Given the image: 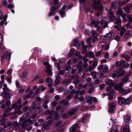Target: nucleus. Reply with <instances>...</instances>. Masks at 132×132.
Here are the masks:
<instances>
[{
    "label": "nucleus",
    "instance_id": "nucleus-45",
    "mask_svg": "<svg viewBox=\"0 0 132 132\" xmlns=\"http://www.w3.org/2000/svg\"><path fill=\"white\" fill-rule=\"evenodd\" d=\"M129 78L127 77H125L122 80V81L125 83H126L128 81Z\"/></svg>",
    "mask_w": 132,
    "mask_h": 132
},
{
    "label": "nucleus",
    "instance_id": "nucleus-10",
    "mask_svg": "<svg viewBox=\"0 0 132 132\" xmlns=\"http://www.w3.org/2000/svg\"><path fill=\"white\" fill-rule=\"evenodd\" d=\"M124 120L126 124L129 125V122L130 119V117L127 115L123 116Z\"/></svg>",
    "mask_w": 132,
    "mask_h": 132
},
{
    "label": "nucleus",
    "instance_id": "nucleus-21",
    "mask_svg": "<svg viewBox=\"0 0 132 132\" xmlns=\"http://www.w3.org/2000/svg\"><path fill=\"white\" fill-rule=\"evenodd\" d=\"M119 30L120 31V35L121 36H122L126 31V28L124 27H121L119 29Z\"/></svg>",
    "mask_w": 132,
    "mask_h": 132
},
{
    "label": "nucleus",
    "instance_id": "nucleus-36",
    "mask_svg": "<svg viewBox=\"0 0 132 132\" xmlns=\"http://www.w3.org/2000/svg\"><path fill=\"white\" fill-rule=\"evenodd\" d=\"M75 51V49L74 48H72L70 52L68 54V56L69 57H70L73 54L74 52Z\"/></svg>",
    "mask_w": 132,
    "mask_h": 132
},
{
    "label": "nucleus",
    "instance_id": "nucleus-59",
    "mask_svg": "<svg viewBox=\"0 0 132 132\" xmlns=\"http://www.w3.org/2000/svg\"><path fill=\"white\" fill-rule=\"evenodd\" d=\"M51 104L53 107H54L56 105L57 103L56 101H54L51 102Z\"/></svg>",
    "mask_w": 132,
    "mask_h": 132
},
{
    "label": "nucleus",
    "instance_id": "nucleus-39",
    "mask_svg": "<svg viewBox=\"0 0 132 132\" xmlns=\"http://www.w3.org/2000/svg\"><path fill=\"white\" fill-rule=\"evenodd\" d=\"M105 44L104 42H100L99 43V46L100 47L102 48L103 47Z\"/></svg>",
    "mask_w": 132,
    "mask_h": 132
},
{
    "label": "nucleus",
    "instance_id": "nucleus-52",
    "mask_svg": "<svg viewBox=\"0 0 132 132\" xmlns=\"http://www.w3.org/2000/svg\"><path fill=\"white\" fill-rule=\"evenodd\" d=\"M108 67L107 65H105L104 69H103V72H106L108 70Z\"/></svg>",
    "mask_w": 132,
    "mask_h": 132
},
{
    "label": "nucleus",
    "instance_id": "nucleus-27",
    "mask_svg": "<svg viewBox=\"0 0 132 132\" xmlns=\"http://www.w3.org/2000/svg\"><path fill=\"white\" fill-rule=\"evenodd\" d=\"M85 92V90H83L81 91L79 90H78L76 91V97H77L78 95H82Z\"/></svg>",
    "mask_w": 132,
    "mask_h": 132
},
{
    "label": "nucleus",
    "instance_id": "nucleus-4",
    "mask_svg": "<svg viewBox=\"0 0 132 132\" xmlns=\"http://www.w3.org/2000/svg\"><path fill=\"white\" fill-rule=\"evenodd\" d=\"M118 104L120 105H129L130 104L129 102H128L125 98L121 97H119L118 98Z\"/></svg>",
    "mask_w": 132,
    "mask_h": 132
},
{
    "label": "nucleus",
    "instance_id": "nucleus-58",
    "mask_svg": "<svg viewBox=\"0 0 132 132\" xmlns=\"http://www.w3.org/2000/svg\"><path fill=\"white\" fill-rule=\"evenodd\" d=\"M121 36H116L114 38V39L117 41H118L119 40L120 37Z\"/></svg>",
    "mask_w": 132,
    "mask_h": 132
},
{
    "label": "nucleus",
    "instance_id": "nucleus-17",
    "mask_svg": "<svg viewBox=\"0 0 132 132\" xmlns=\"http://www.w3.org/2000/svg\"><path fill=\"white\" fill-rule=\"evenodd\" d=\"M132 32L130 30L128 31L124 35L125 37L126 38H127L129 37L132 35Z\"/></svg>",
    "mask_w": 132,
    "mask_h": 132
},
{
    "label": "nucleus",
    "instance_id": "nucleus-38",
    "mask_svg": "<svg viewBox=\"0 0 132 132\" xmlns=\"http://www.w3.org/2000/svg\"><path fill=\"white\" fill-rule=\"evenodd\" d=\"M70 81L68 79H66L63 82V84L64 85H68L70 83Z\"/></svg>",
    "mask_w": 132,
    "mask_h": 132
},
{
    "label": "nucleus",
    "instance_id": "nucleus-43",
    "mask_svg": "<svg viewBox=\"0 0 132 132\" xmlns=\"http://www.w3.org/2000/svg\"><path fill=\"white\" fill-rule=\"evenodd\" d=\"M119 72L120 73L119 76H122L125 73L126 71L125 70L121 71L120 69H119Z\"/></svg>",
    "mask_w": 132,
    "mask_h": 132
},
{
    "label": "nucleus",
    "instance_id": "nucleus-34",
    "mask_svg": "<svg viewBox=\"0 0 132 132\" xmlns=\"http://www.w3.org/2000/svg\"><path fill=\"white\" fill-rule=\"evenodd\" d=\"M54 112L53 110L50 111V110H46L45 112V113L46 114L51 115L53 114Z\"/></svg>",
    "mask_w": 132,
    "mask_h": 132
},
{
    "label": "nucleus",
    "instance_id": "nucleus-57",
    "mask_svg": "<svg viewBox=\"0 0 132 132\" xmlns=\"http://www.w3.org/2000/svg\"><path fill=\"white\" fill-rule=\"evenodd\" d=\"M127 19L129 22L131 21L132 20V15H129L127 17Z\"/></svg>",
    "mask_w": 132,
    "mask_h": 132
},
{
    "label": "nucleus",
    "instance_id": "nucleus-56",
    "mask_svg": "<svg viewBox=\"0 0 132 132\" xmlns=\"http://www.w3.org/2000/svg\"><path fill=\"white\" fill-rule=\"evenodd\" d=\"M130 8L128 6H127L125 8V9L126 11L128 13L129 12L130 10Z\"/></svg>",
    "mask_w": 132,
    "mask_h": 132
},
{
    "label": "nucleus",
    "instance_id": "nucleus-49",
    "mask_svg": "<svg viewBox=\"0 0 132 132\" xmlns=\"http://www.w3.org/2000/svg\"><path fill=\"white\" fill-rule=\"evenodd\" d=\"M114 88L116 90L120 89V90L121 88L118 85L116 84L114 86Z\"/></svg>",
    "mask_w": 132,
    "mask_h": 132
},
{
    "label": "nucleus",
    "instance_id": "nucleus-60",
    "mask_svg": "<svg viewBox=\"0 0 132 132\" xmlns=\"http://www.w3.org/2000/svg\"><path fill=\"white\" fill-rule=\"evenodd\" d=\"M100 81L98 79H96L95 80L94 82V83L95 84H98L100 83Z\"/></svg>",
    "mask_w": 132,
    "mask_h": 132
},
{
    "label": "nucleus",
    "instance_id": "nucleus-29",
    "mask_svg": "<svg viewBox=\"0 0 132 132\" xmlns=\"http://www.w3.org/2000/svg\"><path fill=\"white\" fill-rule=\"evenodd\" d=\"M87 45H85L82 46V53L84 54L87 51Z\"/></svg>",
    "mask_w": 132,
    "mask_h": 132
},
{
    "label": "nucleus",
    "instance_id": "nucleus-62",
    "mask_svg": "<svg viewBox=\"0 0 132 132\" xmlns=\"http://www.w3.org/2000/svg\"><path fill=\"white\" fill-rule=\"evenodd\" d=\"M15 113H17L19 115H21L22 113V111L21 110H17L15 111Z\"/></svg>",
    "mask_w": 132,
    "mask_h": 132
},
{
    "label": "nucleus",
    "instance_id": "nucleus-8",
    "mask_svg": "<svg viewBox=\"0 0 132 132\" xmlns=\"http://www.w3.org/2000/svg\"><path fill=\"white\" fill-rule=\"evenodd\" d=\"M87 102L90 104H93L96 101V99L95 97H90L88 96H87Z\"/></svg>",
    "mask_w": 132,
    "mask_h": 132
},
{
    "label": "nucleus",
    "instance_id": "nucleus-11",
    "mask_svg": "<svg viewBox=\"0 0 132 132\" xmlns=\"http://www.w3.org/2000/svg\"><path fill=\"white\" fill-rule=\"evenodd\" d=\"M78 110V109L76 108L69 110L68 111V115L71 116L73 115Z\"/></svg>",
    "mask_w": 132,
    "mask_h": 132
},
{
    "label": "nucleus",
    "instance_id": "nucleus-20",
    "mask_svg": "<svg viewBox=\"0 0 132 132\" xmlns=\"http://www.w3.org/2000/svg\"><path fill=\"white\" fill-rule=\"evenodd\" d=\"M105 84L106 85H109V86H114V84L113 82V80L110 79H109L106 81Z\"/></svg>",
    "mask_w": 132,
    "mask_h": 132
},
{
    "label": "nucleus",
    "instance_id": "nucleus-40",
    "mask_svg": "<svg viewBox=\"0 0 132 132\" xmlns=\"http://www.w3.org/2000/svg\"><path fill=\"white\" fill-rule=\"evenodd\" d=\"M71 67L70 65H66L64 67V69L66 71H68L71 69Z\"/></svg>",
    "mask_w": 132,
    "mask_h": 132
},
{
    "label": "nucleus",
    "instance_id": "nucleus-41",
    "mask_svg": "<svg viewBox=\"0 0 132 132\" xmlns=\"http://www.w3.org/2000/svg\"><path fill=\"white\" fill-rule=\"evenodd\" d=\"M27 76V73L26 72H23L21 76L23 80L25 79L26 77Z\"/></svg>",
    "mask_w": 132,
    "mask_h": 132
},
{
    "label": "nucleus",
    "instance_id": "nucleus-37",
    "mask_svg": "<svg viewBox=\"0 0 132 132\" xmlns=\"http://www.w3.org/2000/svg\"><path fill=\"white\" fill-rule=\"evenodd\" d=\"M121 57H122L125 58L126 60L127 61H129V57L127 55H126L125 54H123L121 55Z\"/></svg>",
    "mask_w": 132,
    "mask_h": 132
},
{
    "label": "nucleus",
    "instance_id": "nucleus-9",
    "mask_svg": "<svg viewBox=\"0 0 132 132\" xmlns=\"http://www.w3.org/2000/svg\"><path fill=\"white\" fill-rule=\"evenodd\" d=\"M1 95L4 98H10V94L9 92L3 91L1 93Z\"/></svg>",
    "mask_w": 132,
    "mask_h": 132
},
{
    "label": "nucleus",
    "instance_id": "nucleus-13",
    "mask_svg": "<svg viewBox=\"0 0 132 132\" xmlns=\"http://www.w3.org/2000/svg\"><path fill=\"white\" fill-rule=\"evenodd\" d=\"M131 89L125 90L123 88H121L120 90V92L122 94L125 95L131 92Z\"/></svg>",
    "mask_w": 132,
    "mask_h": 132
},
{
    "label": "nucleus",
    "instance_id": "nucleus-35",
    "mask_svg": "<svg viewBox=\"0 0 132 132\" xmlns=\"http://www.w3.org/2000/svg\"><path fill=\"white\" fill-rule=\"evenodd\" d=\"M94 54L91 51L87 53L85 55V56L87 57H89L92 56Z\"/></svg>",
    "mask_w": 132,
    "mask_h": 132
},
{
    "label": "nucleus",
    "instance_id": "nucleus-63",
    "mask_svg": "<svg viewBox=\"0 0 132 132\" xmlns=\"http://www.w3.org/2000/svg\"><path fill=\"white\" fill-rule=\"evenodd\" d=\"M64 63V62L63 60H59L58 64H60L61 66H62Z\"/></svg>",
    "mask_w": 132,
    "mask_h": 132
},
{
    "label": "nucleus",
    "instance_id": "nucleus-53",
    "mask_svg": "<svg viewBox=\"0 0 132 132\" xmlns=\"http://www.w3.org/2000/svg\"><path fill=\"white\" fill-rule=\"evenodd\" d=\"M91 38L90 37L88 38L86 40V42L87 44L91 43Z\"/></svg>",
    "mask_w": 132,
    "mask_h": 132
},
{
    "label": "nucleus",
    "instance_id": "nucleus-30",
    "mask_svg": "<svg viewBox=\"0 0 132 132\" xmlns=\"http://www.w3.org/2000/svg\"><path fill=\"white\" fill-rule=\"evenodd\" d=\"M11 53L10 52H6L5 53V55L6 57V59H8L9 60H10L11 58Z\"/></svg>",
    "mask_w": 132,
    "mask_h": 132
},
{
    "label": "nucleus",
    "instance_id": "nucleus-42",
    "mask_svg": "<svg viewBox=\"0 0 132 132\" xmlns=\"http://www.w3.org/2000/svg\"><path fill=\"white\" fill-rule=\"evenodd\" d=\"M112 132H118L117 129L115 126H113L112 127L111 129Z\"/></svg>",
    "mask_w": 132,
    "mask_h": 132
},
{
    "label": "nucleus",
    "instance_id": "nucleus-44",
    "mask_svg": "<svg viewBox=\"0 0 132 132\" xmlns=\"http://www.w3.org/2000/svg\"><path fill=\"white\" fill-rule=\"evenodd\" d=\"M4 103H6V106H9L11 104V102L9 100H6V102L5 101H6L5 99H4Z\"/></svg>",
    "mask_w": 132,
    "mask_h": 132
},
{
    "label": "nucleus",
    "instance_id": "nucleus-14",
    "mask_svg": "<svg viewBox=\"0 0 132 132\" xmlns=\"http://www.w3.org/2000/svg\"><path fill=\"white\" fill-rule=\"evenodd\" d=\"M129 125H126L125 126L122 128V130H121V132H129Z\"/></svg>",
    "mask_w": 132,
    "mask_h": 132
},
{
    "label": "nucleus",
    "instance_id": "nucleus-48",
    "mask_svg": "<svg viewBox=\"0 0 132 132\" xmlns=\"http://www.w3.org/2000/svg\"><path fill=\"white\" fill-rule=\"evenodd\" d=\"M116 13L118 14H119L121 15L123 12L122 10H118L117 11Z\"/></svg>",
    "mask_w": 132,
    "mask_h": 132
},
{
    "label": "nucleus",
    "instance_id": "nucleus-55",
    "mask_svg": "<svg viewBox=\"0 0 132 132\" xmlns=\"http://www.w3.org/2000/svg\"><path fill=\"white\" fill-rule=\"evenodd\" d=\"M2 40H0V52H1L3 51V49H4V47L3 46L1 45V42Z\"/></svg>",
    "mask_w": 132,
    "mask_h": 132
},
{
    "label": "nucleus",
    "instance_id": "nucleus-2",
    "mask_svg": "<svg viewBox=\"0 0 132 132\" xmlns=\"http://www.w3.org/2000/svg\"><path fill=\"white\" fill-rule=\"evenodd\" d=\"M98 23H100L101 25H103V27L105 28L108 27V22L105 20H102L101 21L98 22H96L94 20L92 21L91 22L92 24L94 25V27L95 28H97L96 31H98L100 29V27L99 26H97Z\"/></svg>",
    "mask_w": 132,
    "mask_h": 132
},
{
    "label": "nucleus",
    "instance_id": "nucleus-47",
    "mask_svg": "<svg viewBox=\"0 0 132 132\" xmlns=\"http://www.w3.org/2000/svg\"><path fill=\"white\" fill-rule=\"evenodd\" d=\"M92 36L93 37H96L95 36V35H97V33L95 31L92 30Z\"/></svg>",
    "mask_w": 132,
    "mask_h": 132
},
{
    "label": "nucleus",
    "instance_id": "nucleus-24",
    "mask_svg": "<svg viewBox=\"0 0 132 132\" xmlns=\"http://www.w3.org/2000/svg\"><path fill=\"white\" fill-rule=\"evenodd\" d=\"M72 43L73 44L71 45V47L74 46L77 47V45L79 44L78 43V40L77 39H75L73 40L72 42Z\"/></svg>",
    "mask_w": 132,
    "mask_h": 132
},
{
    "label": "nucleus",
    "instance_id": "nucleus-25",
    "mask_svg": "<svg viewBox=\"0 0 132 132\" xmlns=\"http://www.w3.org/2000/svg\"><path fill=\"white\" fill-rule=\"evenodd\" d=\"M116 23L119 26H120L121 23V21L120 18L118 17L116 20Z\"/></svg>",
    "mask_w": 132,
    "mask_h": 132
},
{
    "label": "nucleus",
    "instance_id": "nucleus-15",
    "mask_svg": "<svg viewBox=\"0 0 132 132\" xmlns=\"http://www.w3.org/2000/svg\"><path fill=\"white\" fill-rule=\"evenodd\" d=\"M46 89L45 87L42 85L36 89V91L38 92H40L45 90Z\"/></svg>",
    "mask_w": 132,
    "mask_h": 132
},
{
    "label": "nucleus",
    "instance_id": "nucleus-1",
    "mask_svg": "<svg viewBox=\"0 0 132 132\" xmlns=\"http://www.w3.org/2000/svg\"><path fill=\"white\" fill-rule=\"evenodd\" d=\"M53 4L52 5L50 12L48 13V17L53 16L55 14L56 11L57 9L58 6L60 5V3L57 0H53Z\"/></svg>",
    "mask_w": 132,
    "mask_h": 132
},
{
    "label": "nucleus",
    "instance_id": "nucleus-26",
    "mask_svg": "<svg viewBox=\"0 0 132 132\" xmlns=\"http://www.w3.org/2000/svg\"><path fill=\"white\" fill-rule=\"evenodd\" d=\"M4 100L3 99L1 102H0V108L2 109H4L6 108Z\"/></svg>",
    "mask_w": 132,
    "mask_h": 132
},
{
    "label": "nucleus",
    "instance_id": "nucleus-51",
    "mask_svg": "<svg viewBox=\"0 0 132 132\" xmlns=\"http://www.w3.org/2000/svg\"><path fill=\"white\" fill-rule=\"evenodd\" d=\"M26 123H25L24 122V121L22 123V129H25L26 128L27 125L26 124Z\"/></svg>",
    "mask_w": 132,
    "mask_h": 132
},
{
    "label": "nucleus",
    "instance_id": "nucleus-32",
    "mask_svg": "<svg viewBox=\"0 0 132 132\" xmlns=\"http://www.w3.org/2000/svg\"><path fill=\"white\" fill-rule=\"evenodd\" d=\"M48 103V101H46L44 102L43 104V106L44 109H46L48 107L47 104Z\"/></svg>",
    "mask_w": 132,
    "mask_h": 132
},
{
    "label": "nucleus",
    "instance_id": "nucleus-6",
    "mask_svg": "<svg viewBox=\"0 0 132 132\" xmlns=\"http://www.w3.org/2000/svg\"><path fill=\"white\" fill-rule=\"evenodd\" d=\"M44 64L46 66V72L48 74L49 76L52 75V73L51 72V67L49 63L47 62H45Z\"/></svg>",
    "mask_w": 132,
    "mask_h": 132
},
{
    "label": "nucleus",
    "instance_id": "nucleus-64",
    "mask_svg": "<svg viewBox=\"0 0 132 132\" xmlns=\"http://www.w3.org/2000/svg\"><path fill=\"white\" fill-rule=\"evenodd\" d=\"M105 84H103L102 85H100L99 87L101 89H102L105 86Z\"/></svg>",
    "mask_w": 132,
    "mask_h": 132
},
{
    "label": "nucleus",
    "instance_id": "nucleus-18",
    "mask_svg": "<svg viewBox=\"0 0 132 132\" xmlns=\"http://www.w3.org/2000/svg\"><path fill=\"white\" fill-rule=\"evenodd\" d=\"M82 62H79L77 64V68L78 70V72L79 73L82 70Z\"/></svg>",
    "mask_w": 132,
    "mask_h": 132
},
{
    "label": "nucleus",
    "instance_id": "nucleus-31",
    "mask_svg": "<svg viewBox=\"0 0 132 132\" xmlns=\"http://www.w3.org/2000/svg\"><path fill=\"white\" fill-rule=\"evenodd\" d=\"M24 122L25 123H27L28 122H29L30 124L32 123L35 122V120H31L30 119H28L26 120H24Z\"/></svg>",
    "mask_w": 132,
    "mask_h": 132
},
{
    "label": "nucleus",
    "instance_id": "nucleus-23",
    "mask_svg": "<svg viewBox=\"0 0 132 132\" xmlns=\"http://www.w3.org/2000/svg\"><path fill=\"white\" fill-rule=\"evenodd\" d=\"M65 6H63L61 9V10L60 12V14L62 17H64V15L65 14Z\"/></svg>",
    "mask_w": 132,
    "mask_h": 132
},
{
    "label": "nucleus",
    "instance_id": "nucleus-16",
    "mask_svg": "<svg viewBox=\"0 0 132 132\" xmlns=\"http://www.w3.org/2000/svg\"><path fill=\"white\" fill-rule=\"evenodd\" d=\"M109 14L110 20H114L115 19V17L114 15V13L111 11H110Z\"/></svg>",
    "mask_w": 132,
    "mask_h": 132
},
{
    "label": "nucleus",
    "instance_id": "nucleus-22",
    "mask_svg": "<svg viewBox=\"0 0 132 132\" xmlns=\"http://www.w3.org/2000/svg\"><path fill=\"white\" fill-rule=\"evenodd\" d=\"M78 126V125L77 124H76L74 125L73 127L70 130V132H75L76 128Z\"/></svg>",
    "mask_w": 132,
    "mask_h": 132
},
{
    "label": "nucleus",
    "instance_id": "nucleus-12",
    "mask_svg": "<svg viewBox=\"0 0 132 132\" xmlns=\"http://www.w3.org/2000/svg\"><path fill=\"white\" fill-rule=\"evenodd\" d=\"M115 34V32L114 31H111L107 34L106 36V38L107 39H109L111 38L112 36H114Z\"/></svg>",
    "mask_w": 132,
    "mask_h": 132
},
{
    "label": "nucleus",
    "instance_id": "nucleus-46",
    "mask_svg": "<svg viewBox=\"0 0 132 132\" xmlns=\"http://www.w3.org/2000/svg\"><path fill=\"white\" fill-rule=\"evenodd\" d=\"M121 16H122V18H123V21H126V14L125 13H123L122 14Z\"/></svg>",
    "mask_w": 132,
    "mask_h": 132
},
{
    "label": "nucleus",
    "instance_id": "nucleus-5",
    "mask_svg": "<svg viewBox=\"0 0 132 132\" xmlns=\"http://www.w3.org/2000/svg\"><path fill=\"white\" fill-rule=\"evenodd\" d=\"M65 71L63 70H60L57 73L56 76V79L55 80V82L56 83H58L60 81V79L61 77L60 75H64Z\"/></svg>",
    "mask_w": 132,
    "mask_h": 132
},
{
    "label": "nucleus",
    "instance_id": "nucleus-50",
    "mask_svg": "<svg viewBox=\"0 0 132 132\" xmlns=\"http://www.w3.org/2000/svg\"><path fill=\"white\" fill-rule=\"evenodd\" d=\"M6 122V120L5 119H3L0 120V124L1 125H3L5 124Z\"/></svg>",
    "mask_w": 132,
    "mask_h": 132
},
{
    "label": "nucleus",
    "instance_id": "nucleus-54",
    "mask_svg": "<svg viewBox=\"0 0 132 132\" xmlns=\"http://www.w3.org/2000/svg\"><path fill=\"white\" fill-rule=\"evenodd\" d=\"M64 90V88L62 87H58L57 88V91L60 92H62Z\"/></svg>",
    "mask_w": 132,
    "mask_h": 132
},
{
    "label": "nucleus",
    "instance_id": "nucleus-19",
    "mask_svg": "<svg viewBox=\"0 0 132 132\" xmlns=\"http://www.w3.org/2000/svg\"><path fill=\"white\" fill-rule=\"evenodd\" d=\"M7 16L6 15H5L4 16L3 18V21H1L0 22V25L1 26H2L3 25L4 23V22H6L5 23V25H6L7 23L6 22V20L7 19Z\"/></svg>",
    "mask_w": 132,
    "mask_h": 132
},
{
    "label": "nucleus",
    "instance_id": "nucleus-28",
    "mask_svg": "<svg viewBox=\"0 0 132 132\" xmlns=\"http://www.w3.org/2000/svg\"><path fill=\"white\" fill-rule=\"evenodd\" d=\"M120 73L118 71H116L114 72L112 75V77L113 78H114L116 76H119Z\"/></svg>",
    "mask_w": 132,
    "mask_h": 132
},
{
    "label": "nucleus",
    "instance_id": "nucleus-61",
    "mask_svg": "<svg viewBox=\"0 0 132 132\" xmlns=\"http://www.w3.org/2000/svg\"><path fill=\"white\" fill-rule=\"evenodd\" d=\"M109 54L107 52L106 53L104 54V57L105 58L108 59L109 57Z\"/></svg>",
    "mask_w": 132,
    "mask_h": 132
},
{
    "label": "nucleus",
    "instance_id": "nucleus-7",
    "mask_svg": "<svg viewBox=\"0 0 132 132\" xmlns=\"http://www.w3.org/2000/svg\"><path fill=\"white\" fill-rule=\"evenodd\" d=\"M116 110V105L113 103H111L109 104L108 111L111 113H113Z\"/></svg>",
    "mask_w": 132,
    "mask_h": 132
},
{
    "label": "nucleus",
    "instance_id": "nucleus-3",
    "mask_svg": "<svg viewBox=\"0 0 132 132\" xmlns=\"http://www.w3.org/2000/svg\"><path fill=\"white\" fill-rule=\"evenodd\" d=\"M93 6L96 10L100 12L103 9L102 6L100 4V0H93Z\"/></svg>",
    "mask_w": 132,
    "mask_h": 132
},
{
    "label": "nucleus",
    "instance_id": "nucleus-33",
    "mask_svg": "<svg viewBox=\"0 0 132 132\" xmlns=\"http://www.w3.org/2000/svg\"><path fill=\"white\" fill-rule=\"evenodd\" d=\"M87 85L88 84L87 83H86L84 85H82V84L80 83L78 85V86L79 88H81V87H82L83 88H85L86 87H87Z\"/></svg>",
    "mask_w": 132,
    "mask_h": 132
}]
</instances>
